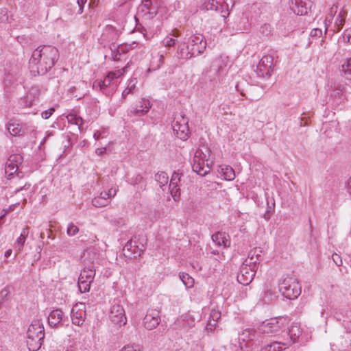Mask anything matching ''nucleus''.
<instances>
[{
	"instance_id": "20",
	"label": "nucleus",
	"mask_w": 351,
	"mask_h": 351,
	"mask_svg": "<svg viewBox=\"0 0 351 351\" xmlns=\"http://www.w3.org/2000/svg\"><path fill=\"white\" fill-rule=\"evenodd\" d=\"M151 108L150 101L145 98L141 99L136 104V107H132L129 110V114L141 117L147 114Z\"/></svg>"
},
{
	"instance_id": "7",
	"label": "nucleus",
	"mask_w": 351,
	"mask_h": 351,
	"mask_svg": "<svg viewBox=\"0 0 351 351\" xmlns=\"http://www.w3.org/2000/svg\"><path fill=\"white\" fill-rule=\"evenodd\" d=\"M285 326V319L274 317L265 320L258 326V330L262 333H278Z\"/></svg>"
},
{
	"instance_id": "30",
	"label": "nucleus",
	"mask_w": 351,
	"mask_h": 351,
	"mask_svg": "<svg viewBox=\"0 0 351 351\" xmlns=\"http://www.w3.org/2000/svg\"><path fill=\"white\" fill-rule=\"evenodd\" d=\"M119 75V72L117 73L111 71L108 73L104 80H101L104 90H107V88L111 84L115 78L118 77Z\"/></svg>"
},
{
	"instance_id": "62",
	"label": "nucleus",
	"mask_w": 351,
	"mask_h": 351,
	"mask_svg": "<svg viewBox=\"0 0 351 351\" xmlns=\"http://www.w3.org/2000/svg\"><path fill=\"white\" fill-rule=\"evenodd\" d=\"M116 193H117V190L116 189H109L108 192H107V193H108V197H108V200L111 197H114L116 195Z\"/></svg>"
},
{
	"instance_id": "14",
	"label": "nucleus",
	"mask_w": 351,
	"mask_h": 351,
	"mask_svg": "<svg viewBox=\"0 0 351 351\" xmlns=\"http://www.w3.org/2000/svg\"><path fill=\"white\" fill-rule=\"evenodd\" d=\"M312 2L310 0H291L290 9L297 15H305L311 10Z\"/></svg>"
},
{
	"instance_id": "46",
	"label": "nucleus",
	"mask_w": 351,
	"mask_h": 351,
	"mask_svg": "<svg viewBox=\"0 0 351 351\" xmlns=\"http://www.w3.org/2000/svg\"><path fill=\"white\" fill-rule=\"evenodd\" d=\"M182 176V173H180L178 171H174L171 176V178L170 180V185H179V183L181 181Z\"/></svg>"
},
{
	"instance_id": "47",
	"label": "nucleus",
	"mask_w": 351,
	"mask_h": 351,
	"mask_svg": "<svg viewBox=\"0 0 351 351\" xmlns=\"http://www.w3.org/2000/svg\"><path fill=\"white\" fill-rule=\"evenodd\" d=\"M79 232L78 227L73 223L71 222L68 224L66 233L69 236L73 237Z\"/></svg>"
},
{
	"instance_id": "8",
	"label": "nucleus",
	"mask_w": 351,
	"mask_h": 351,
	"mask_svg": "<svg viewBox=\"0 0 351 351\" xmlns=\"http://www.w3.org/2000/svg\"><path fill=\"white\" fill-rule=\"evenodd\" d=\"M257 268L256 265L249 264L244 261L237 275V281L243 285H248L254 279Z\"/></svg>"
},
{
	"instance_id": "29",
	"label": "nucleus",
	"mask_w": 351,
	"mask_h": 351,
	"mask_svg": "<svg viewBox=\"0 0 351 351\" xmlns=\"http://www.w3.org/2000/svg\"><path fill=\"white\" fill-rule=\"evenodd\" d=\"M221 173L226 180H233L235 178V172L232 167L228 165L221 167Z\"/></svg>"
},
{
	"instance_id": "53",
	"label": "nucleus",
	"mask_w": 351,
	"mask_h": 351,
	"mask_svg": "<svg viewBox=\"0 0 351 351\" xmlns=\"http://www.w3.org/2000/svg\"><path fill=\"white\" fill-rule=\"evenodd\" d=\"M169 188L171 190V194L173 196V199H176L177 196L180 195V187L179 185H170Z\"/></svg>"
},
{
	"instance_id": "63",
	"label": "nucleus",
	"mask_w": 351,
	"mask_h": 351,
	"mask_svg": "<svg viewBox=\"0 0 351 351\" xmlns=\"http://www.w3.org/2000/svg\"><path fill=\"white\" fill-rule=\"evenodd\" d=\"M121 351H136V350L134 349L133 346H125L122 348Z\"/></svg>"
},
{
	"instance_id": "21",
	"label": "nucleus",
	"mask_w": 351,
	"mask_h": 351,
	"mask_svg": "<svg viewBox=\"0 0 351 351\" xmlns=\"http://www.w3.org/2000/svg\"><path fill=\"white\" fill-rule=\"evenodd\" d=\"M213 241L218 246L228 247L230 246V237L225 232H217L212 235Z\"/></svg>"
},
{
	"instance_id": "33",
	"label": "nucleus",
	"mask_w": 351,
	"mask_h": 351,
	"mask_svg": "<svg viewBox=\"0 0 351 351\" xmlns=\"http://www.w3.org/2000/svg\"><path fill=\"white\" fill-rule=\"evenodd\" d=\"M155 180L158 182L160 187H162L167 184L169 177L167 173L165 171H159L155 175Z\"/></svg>"
},
{
	"instance_id": "49",
	"label": "nucleus",
	"mask_w": 351,
	"mask_h": 351,
	"mask_svg": "<svg viewBox=\"0 0 351 351\" xmlns=\"http://www.w3.org/2000/svg\"><path fill=\"white\" fill-rule=\"evenodd\" d=\"M260 33L264 36H268L271 33V27L269 24L265 23L260 28Z\"/></svg>"
},
{
	"instance_id": "41",
	"label": "nucleus",
	"mask_w": 351,
	"mask_h": 351,
	"mask_svg": "<svg viewBox=\"0 0 351 351\" xmlns=\"http://www.w3.org/2000/svg\"><path fill=\"white\" fill-rule=\"evenodd\" d=\"M345 23V14L342 12H340L336 18L335 26L337 27V32H339Z\"/></svg>"
},
{
	"instance_id": "50",
	"label": "nucleus",
	"mask_w": 351,
	"mask_h": 351,
	"mask_svg": "<svg viewBox=\"0 0 351 351\" xmlns=\"http://www.w3.org/2000/svg\"><path fill=\"white\" fill-rule=\"evenodd\" d=\"M93 88L95 90H99L102 91L106 95H109L110 93L107 90H104V86L101 82V80H97L93 84Z\"/></svg>"
},
{
	"instance_id": "16",
	"label": "nucleus",
	"mask_w": 351,
	"mask_h": 351,
	"mask_svg": "<svg viewBox=\"0 0 351 351\" xmlns=\"http://www.w3.org/2000/svg\"><path fill=\"white\" fill-rule=\"evenodd\" d=\"M82 306L84 308V304L80 303V304H76L71 309V317L72 323L76 326H82L86 317V311L83 308H80Z\"/></svg>"
},
{
	"instance_id": "54",
	"label": "nucleus",
	"mask_w": 351,
	"mask_h": 351,
	"mask_svg": "<svg viewBox=\"0 0 351 351\" xmlns=\"http://www.w3.org/2000/svg\"><path fill=\"white\" fill-rule=\"evenodd\" d=\"M332 259L337 266L339 267L342 265V259L339 254L337 253L332 254Z\"/></svg>"
},
{
	"instance_id": "22",
	"label": "nucleus",
	"mask_w": 351,
	"mask_h": 351,
	"mask_svg": "<svg viewBox=\"0 0 351 351\" xmlns=\"http://www.w3.org/2000/svg\"><path fill=\"white\" fill-rule=\"evenodd\" d=\"M182 125L178 126L177 123H171L174 134L178 138L182 141L186 140L189 136V127L188 124L182 123Z\"/></svg>"
},
{
	"instance_id": "32",
	"label": "nucleus",
	"mask_w": 351,
	"mask_h": 351,
	"mask_svg": "<svg viewBox=\"0 0 351 351\" xmlns=\"http://www.w3.org/2000/svg\"><path fill=\"white\" fill-rule=\"evenodd\" d=\"M340 71L341 74L344 75L348 80H351V58L347 59L342 64Z\"/></svg>"
},
{
	"instance_id": "1",
	"label": "nucleus",
	"mask_w": 351,
	"mask_h": 351,
	"mask_svg": "<svg viewBox=\"0 0 351 351\" xmlns=\"http://www.w3.org/2000/svg\"><path fill=\"white\" fill-rule=\"evenodd\" d=\"M58 49L51 45H40L32 54L29 60V69L32 75H44L58 60Z\"/></svg>"
},
{
	"instance_id": "45",
	"label": "nucleus",
	"mask_w": 351,
	"mask_h": 351,
	"mask_svg": "<svg viewBox=\"0 0 351 351\" xmlns=\"http://www.w3.org/2000/svg\"><path fill=\"white\" fill-rule=\"evenodd\" d=\"M10 295V290L8 287H5L0 292V307L3 305L4 302H5Z\"/></svg>"
},
{
	"instance_id": "15",
	"label": "nucleus",
	"mask_w": 351,
	"mask_h": 351,
	"mask_svg": "<svg viewBox=\"0 0 351 351\" xmlns=\"http://www.w3.org/2000/svg\"><path fill=\"white\" fill-rule=\"evenodd\" d=\"M239 86V84H236V90L239 92L242 96L245 97L246 99L252 101H257L263 95V90L262 88L258 86H250L247 93H245L243 90H241Z\"/></svg>"
},
{
	"instance_id": "58",
	"label": "nucleus",
	"mask_w": 351,
	"mask_h": 351,
	"mask_svg": "<svg viewBox=\"0 0 351 351\" xmlns=\"http://www.w3.org/2000/svg\"><path fill=\"white\" fill-rule=\"evenodd\" d=\"M87 0H77V3L78 5L79 9L77 11L78 14H82L84 11V5L86 3Z\"/></svg>"
},
{
	"instance_id": "26",
	"label": "nucleus",
	"mask_w": 351,
	"mask_h": 351,
	"mask_svg": "<svg viewBox=\"0 0 351 351\" xmlns=\"http://www.w3.org/2000/svg\"><path fill=\"white\" fill-rule=\"evenodd\" d=\"M95 276V269L93 265L85 267L81 271L78 278L87 280L88 282H92Z\"/></svg>"
},
{
	"instance_id": "56",
	"label": "nucleus",
	"mask_w": 351,
	"mask_h": 351,
	"mask_svg": "<svg viewBox=\"0 0 351 351\" xmlns=\"http://www.w3.org/2000/svg\"><path fill=\"white\" fill-rule=\"evenodd\" d=\"M54 111H55V109L53 108H51L48 110L43 111L41 113V117L45 119H49L52 115V114Z\"/></svg>"
},
{
	"instance_id": "6",
	"label": "nucleus",
	"mask_w": 351,
	"mask_h": 351,
	"mask_svg": "<svg viewBox=\"0 0 351 351\" xmlns=\"http://www.w3.org/2000/svg\"><path fill=\"white\" fill-rule=\"evenodd\" d=\"M232 8L234 0H205L202 7L206 10H214L221 14L223 19H226L229 14V5Z\"/></svg>"
},
{
	"instance_id": "52",
	"label": "nucleus",
	"mask_w": 351,
	"mask_h": 351,
	"mask_svg": "<svg viewBox=\"0 0 351 351\" xmlns=\"http://www.w3.org/2000/svg\"><path fill=\"white\" fill-rule=\"evenodd\" d=\"M149 6L145 5V0L142 1V3L139 5L138 8V13H143L144 16H149Z\"/></svg>"
},
{
	"instance_id": "24",
	"label": "nucleus",
	"mask_w": 351,
	"mask_h": 351,
	"mask_svg": "<svg viewBox=\"0 0 351 351\" xmlns=\"http://www.w3.org/2000/svg\"><path fill=\"white\" fill-rule=\"evenodd\" d=\"M63 313L60 309L52 311L48 317V323L50 326L55 327L62 321Z\"/></svg>"
},
{
	"instance_id": "37",
	"label": "nucleus",
	"mask_w": 351,
	"mask_h": 351,
	"mask_svg": "<svg viewBox=\"0 0 351 351\" xmlns=\"http://www.w3.org/2000/svg\"><path fill=\"white\" fill-rule=\"evenodd\" d=\"M282 348L281 343L278 341H274L270 344H267L262 348L261 351H281Z\"/></svg>"
},
{
	"instance_id": "27",
	"label": "nucleus",
	"mask_w": 351,
	"mask_h": 351,
	"mask_svg": "<svg viewBox=\"0 0 351 351\" xmlns=\"http://www.w3.org/2000/svg\"><path fill=\"white\" fill-rule=\"evenodd\" d=\"M29 234V227L24 228L16 240V247L19 252L22 251L25 240Z\"/></svg>"
},
{
	"instance_id": "43",
	"label": "nucleus",
	"mask_w": 351,
	"mask_h": 351,
	"mask_svg": "<svg viewBox=\"0 0 351 351\" xmlns=\"http://www.w3.org/2000/svg\"><path fill=\"white\" fill-rule=\"evenodd\" d=\"M8 130L11 135L16 136L20 134L21 128L19 124L10 123L8 126Z\"/></svg>"
},
{
	"instance_id": "31",
	"label": "nucleus",
	"mask_w": 351,
	"mask_h": 351,
	"mask_svg": "<svg viewBox=\"0 0 351 351\" xmlns=\"http://www.w3.org/2000/svg\"><path fill=\"white\" fill-rule=\"evenodd\" d=\"M220 317V311H219L218 310L213 309L210 313V317L208 323L207 324V327L210 326V329H211L212 327L215 326L217 322L219 319Z\"/></svg>"
},
{
	"instance_id": "55",
	"label": "nucleus",
	"mask_w": 351,
	"mask_h": 351,
	"mask_svg": "<svg viewBox=\"0 0 351 351\" xmlns=\"http://www.w3.org/2000/svg\"><path fill=\"white\" fill-rule=\"evenodd\" d=\"M343 37L344 41L351 43V27L344 31Z\"/></svg>"
},
{
	"instance_id": "11",
	"label": "nucleus",
	"mask_w": 351,
	"mask_h": 351,
	"mask_svg": "<svg viewBox=\"0 0 351 351\" xmlns=\"http://www.w3.org/2000/svg\"><path fill=\"white\" fill-rule=\"evenodd\" d=\"M274 58L271 55L264 56L257 65L256 73L258 77H270L273 71Z\"/></svg>"
},
{
	"instance_id": "59",
	"label": "nucleus",
	"mask_w": 351,
	"mask_h": 351,
	"mask_svg": "<svg viewBox=\"0 0 351 351\" xmlns=\"http://www.w3.org/2000/svg\"><path fill=\"white\" fill-rule=\"evenodd\" d=\"M310 35L311 37L319 38L322 35V30L319 28L313 29Z\"/></svg>"
},
{
	"instance_id": "60",
	"label": "nucleus",
	"mask_w": 351,
	"mask_h": 351,
	"mask_svg": "<svg viewBox=\"0 0 351 351\" xmlns=\"http://www.w3.org/2000/svg\"><path fill=\"white\" fill-rule=\"evenodd\" d=\"M187 318V325L189 327L192 328L195 326V320L192 318H191L190 315H188L186 316Z\"/></svg>"
},
{
	"instance_id": "5",
	"label": "nucleus",
	"mask_w": 351,
	"mask_h": 351,
	"mask_svg": "<svg viewBox=\"0 0 351 351\" xmlns=\"http://www.w3.org/2000/svg\"><path fill=\"white\" fill-rule=\"evenodd\" d=\"M118 35L115 28L113 27H108L106 29L102 34L103 40H108L111 42L109 48L112 52V56L114 60H119L121 53L127 51L126 46L122 45H117L115 40L117 39Z\"/></svg>"
},
{
	"instance_id": "38",
	"label": "nucleus",
	"mask_w": 351,
	"mask_h": 351,
	"mask_svg": "<svg viewBox=\"0 0 351 351\" xmlns=\"http://www.w3.org/2000/svg\"><path fill=\"white\" fill-rule=\"evenodd\" d=\"M180 278L186 287H192L194 284V280L188 274L180 273Z\"/></svg>"
},
{
	"instance_id": "9",
	"label": "nucleus",
	"mask_w": 351,
	"mask_h": 351,
	"mask_svg": "<svg viewBox=\"0 0 351 351\" xmlns=\"http://www.w3.org/2000/svg\"><path fill=\"white\" fill-rule=\"evenodd\" d=\"M109 319L114 324L125 325L127 322L125 310L119 301L114 300L109 313Z\"/></svg>"
},
{
	"instance_id": "28",
	"label": "nucleus",
	"mask_w": 351,
	"mask_h": 351,
	"mask_svg": "<svg viewBox=\"0 0 351 351\" xmlns=\"http://www.w3.org/2000/svg\"><path fill=\"white\" fill-rule=\"evenodd\" d=\"M288 334L293 342H295L302 335V330L299 326L293 324L289 327Z\"/></svg>"
},
{
	"instance_id": "61",
	"label": "nucleus",
	"mask_w": 351,
	"mask_h": 351,
	"mask_svg": "<svg viewBox=\"0 0 351 351\" xmlns=\"http://www.w3.org/2000/svg\"><path fill=\"white\" fill-rule=\"evenodd\" d=\"M106 147H101V148H97L95 151L96 154L99 156H101L103 154H104L106 152Z\"/></svg>"
},
{
	"instance_id": "12",
	"label": "nucleus",
	"mask_w": 351,
	"mask_h": 351,
	"mask_svg": "<svg viewBox=\"0 0 351 351\" xmlns=\"http://www.w3.org/2000/svg\"><path fill=\"white\" fill-rule=\"evenodd\" d=\"M160 322V310L157 308H149L147 310L143 319V325L147 330H151L154 329L159 325Z\"/></svg>"
},
{
	"instance_id": "51",
	"label": "nucleus",
	"mask_w": 351,
	"mask_h": 351,
	"mask_svg": "<svg viewBox=\"0 0 351 351\" xmlns=\"http://www.w3.org/2000/svg\"><path fill=\"white\" fill-rule=\"evenodd\" d=\"M110 222L112 225L118 227H121L125 224V220L122 217H112L110 219Z\"/></svg>"
},
{
	"instance_id": "25",
	"label": "nucleus",
	"mask_w": 351,
	"mask_h": 351,
	"mask_svg": "<svg viewBox=\"0 0 351 351\" xmlns=\"http://www.w3.org/2000/svg\"><path fill=\"white\" fill-rule=\"evenodd\" d=\"M162 0H145V5L149 6V19L154 18L156 16L158 8L162 5Z\"/></svg>"
},
{
	"instance_id": "18",
	"label": "nucleus",
	"mask_w": 351,
	"mask_h": 351,
	"mask_svg": "<svg viewBox=\"0 0 351 351\" xmlns=\"http://www.w3.org/2000/svg\"><path fill=\"white\" fill-rule=\"evenodd\" d=\"M143 249L139 248L132 240L128 241L123 249V255L128 258H136L143 252Z\"/></svg>"
},
{
	"instance_id": "57",
	"label": "nucleus",
	"mask_w": 351,
	"mask_h": 351,
	"mask_svg": "<svg viewBox=\"0 0 351 351\" xmlns=\"http://www.w3.org/2000/svg\"><path fill=\"white\" fill-rule=\"evenodd\" d=\"M0 21L1 22H5L8 20V11L5 8L0 10Z\"/></svg>"
},
{
	"instance_id": "40",
	"label": "nucleus",
	"mask_w": 351,
	"mask_h": 351,
	"mask_svg": "<svg viewBox=\"0 0 351 351\" xmlns=\"http://www.w3.org/2000/svg\"><path fill=\"white\" fill-rule=\"evenodd\" d=\"M91 282H88L87 280H84L80 278H78V288L81 293H86L90 291Z\"/></svg>"
},
{
	"instance_id": "39",
	"label": "nucleus",
	"mask_w": 351,
	"mask_h": 351,
	"mask_svg": "<svg viewBox=\"0 0 351 351\" xmlns=\"http://www.w3.org/2000/svg\"><path fill=\"white\" fill-rule=\"evenodd\" d=\"M108 197H96L92 200V204L97 208H101L108 205Z\"/></svg>"
},
{
	"instance_id": "3",
	"label": "nucleus",
	"mask_w": 351,
	"mask_h": 351,
	"mask_svg": "<svg viewBox=\"0 0 351 351\" xmlns=\"http://www.w3.org/2000/svg\"><path fill=\"white\" fill-rule=\"evenodd\" d=\"M45 338V329L39 319L33 320L27 331V345L29 351L38 350Z\"/></svg>"
},
{
	"instance_id": "13",
	"label": "nucleus",
	"mask_w": 351,
	"mask_h": 351,
	"mask_svg": "<svg viewBox=\"0 0 351 351\" xmlns=\"http://www.w3.org/2000/svg\"><path fill=\"white\" fill-rule=\"evenodd\" d=\"M161 43L166 48L170 49L176 46L178 48L181 43H184V38H182L181 32L178 29L174 28L171 30Z\"/></svg>"
},
{
	"instance_id": "35",
	"label": "nucleus",
	"mask_w": 351,
	"mask_h": 351,
	"mask_svg": "<svg viewBox=\"0 0 351 351\" xmlns=\"http://www.w3.org/2000/svg\"><path fill=\"white\" fill-rule=\"evenodd\" d=\"M34 101V97L32 94L28 93L24 97L21 98L19 104L21 107L26 108L31 106Z\"/></svg>"
},
{
	"instance_id": "42",
	"label": "nucleus",
	"mask_w": 351,
	"mask_h": 351,
	"mask_svg": "<svg viewBox=\"0 0 351 351\" xmlns=\"http://www.w3.org/2000/svg\"><path fill=\"white\" fill-rule=\"evenodd\" d=\"M136 83L137 80L136 78H132L130 80L128 87L122 93V97L123 98H125L128 95L132 93V91L135 88Z\"/></svg>"
},
{
	"instance_id": "2",
	"label": "nucleus",
	"mask_w": 351,
	"mask_h": 351,
	"mask_svg": "<svg viewBox=\"0 0 351 351\" xmlns=\"http://www.w3.org/2000/svg\"><path fill=\"white\" fill-rule=\"evenodd\" d=\"M206 48V41L204 36L200 34L191 36L187 42L184 38V43L178 47L175 56L178 59L189 60L202 54Z\"/></svg>"
},
{
	"instance_id": "64",
	"label": "nucleus",
	"mask_w": 351,
	"mask_h": 351,
	"mask_svg": "<svg viewBox=\"0 0 351 351\" xmlns=\"http://www.w3.org/2000/svg\"><path fill=\"white\" fill-rule=\"evenodd\" d=\"M347 188L350 195H351V177L350 178L347 182Z\"/></svg>"
},
{
	"instance_id": "10",
	"label": "nucleus",
	"mask_w": 351,
	"mask_h": 351,
	"mask_svg": "<svg viewBox=\"0 0 351 351\" xmlns=\"http://www.w3.org/2000/svg\"><path fill=\"white\" fill-rule=\"evenodd\" d=\"M23 161V157L21 154H16L10 156L5 167V173L8 179H12L14 173H16V176L20 177L19 172H17V171L19 169V165H21Z\"/></svg>"
},
{
	"instance_id": "23",
	"label": "nucleus",
	"mask_w": 351,
	"mask_h": 351,
	"mask_svg": "<svg viewBox=\"0 0 351 351\" xmlns=\"http://www.w3.org/2000/svg\"><path fill=\"white\" fill-rule=\"evenodd\" d=\"M262 250L260 247H256L252 250L248 254L247 258L245 260L247 263L252 265H258L262 261Z\"/></svg>"
},
{
	"instance_id": "48",
	"label": "nucleus",
	"mask_w": 351,
	"mask_h": 351,
	"mask_svg": "<svg viewBox=\"0 0 351 351\" xmlns=\"http://www.w3.org/2000/svg\"><path fill=\"white\" fill-rule=\"evenodd\" d=\"M204 149L205 152H204L202 149H198L196 150L194 156H198V158H201L202 160H207V157L210 156V150L207 147H206Z\"/></svg>"
},
{
	"instance_id": "44",
	"label": "nucleus",
	"mask_w": 351,
	"mask_h": 351,
	"mask_svg": "<svg viewBox=\"0 0 351 351\" xmlns=\"http://www.w3.org/2000/svg\"><path fill=\"white\" fill-rule=\"evenodd\" d=\"M176 123L178 125V126L182 125L183 124L182 123L188 124L189 119L182 114H178L174 117L171 123Z\"/></svg>"
},
{
	"instance_id": "4",
	"label": "nucleus",
	"mask_w": 351,
	"mask_h": 351,
	"mask_svg": "<svg viewBox=\"0 0 351 351\" xmlns=\"http://www.w3.org/2000/svg\"><path fill=\"white\" fill-rule=\"evenodd\" d=\"M279 291L289 299L295 300L301 294V286L293 276H287L279 283Z\"/></svg>"
},
{
	"instance_id": "36",
	"label": "nucleus",
	"mask_w": 351,
	"mask_h": 351,
	"mask_svg": "<svg viewBox=\"0 0 351 351\" xmlns=\"http://www.w3.org/2000/svg\"><path fill=\"white\" fill-rule=\"evenodd\" d=\"M66 118L69 123L77 125L79 130H80L81 125L83 123V120L80 117L71 113L67 115Z\"/></svg>"
},
{
	"instance_id": "34",
	"label": "nucleus",
	"mask_w": 351,
	"mask_h": 351,
	"mask_svg": "<svg viewBox=\"0 0 351 351\" xmlns=\"http://www.w3.org/2000/svg\"><path fill=\"white\" fill-rule=\"evenodd\" d=\"M256 338L255 331L250 329L245 330L242 334L239 337V340L243 341H253Z\"/></svg>"
},
{
	"instance_id": "17",
	"label": "nucleus",
	"mask_w": 351,
	"mask_h": 351,
	"mask_svg": "<svg viewBox=\"0 0 351 351\" xmlns=\"http://www.w3.org/2000/svg\"><path fill=\"white\" fill-rule=\"evenodd\" d=\"M208 160L198 158V156H194L193 159V171L201 176H205L210 171V167L208 163H205Z\"/></svg>"
},
{
	"instance_id": "19",
	"label": "nucleus",
	"mask_w": 351,
	"mask_h": 351,
	"mask_svg": "<svg viewBox=\"0 0 351 351\" xmlns=\"http://www.w3.org/2000/svg\"><path fill=\"white\" fill-rule=\"evenodd\" d=\"M211 69L214 70L218 75H223L228 72V57H217L212 62Z\"/></svg>"
}]
</instances>
